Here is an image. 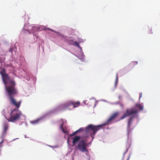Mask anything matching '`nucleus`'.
Masks as SVG:
<instances>
[{
  "mask_svg": "<svg viewBox=\"0 0 160 160\" xmlns=\"http://www.w3.org/2000/svg\"><path fill=\"white\" fill-rule=\"evenodd\" d=\"M0 73L5 85V88L7 95L10 98L12 104L16 107L11 111V116L8 119L9 122H14L19 120L20 116L22 115L21 112L18 110L20 106L21 101L16 102L14 98L15 95L18 93L17 89L15 86V82L13 79L10 78L8 74L6 73V71H1Z\"/></svg>",
  "mask_w": 160,
  "mask_h": 160,
  "instance_id": "nucleus-1",
  "label": "nucleus"
},
{
  "mask_svg": "<svg viewBox=\"0 0 160 160\" xmlns=\"http://www.w3.org/2000/svg\"><path fill=\"white\" fill-rule=\"evenodd\" d=\"M102 126V125L97 126L92 124L88 125L85 128V132L87 134H89L93 139L97 132L101 129Z\"/></svg>",
  "mask_w": 160,
  "mask_h": 160,
  "instance_id": "nucleus-2",
  "label": "nucleus"
},
{
  "mask_svg": "<svg viewBox=\"0 0 160 160\" xmlns=\"http://www.w3.org/2000/svg\"><path fill=\"white\" fill-rule=\"evenodd\" d=\"M88 146L87 142L83 140L81 141L77 146V148L82 152H88V151L87 148Z\"/></svg>",
  "mask_w": 160,
  "mask_h": 160,
  "instance_id": "nucleus-3",
  "label": "nucleus"
},
{
  "mask_svg": "<svg viewBox=\"0 0 160 160\" xmlns=\"http://www.w3.org/2000/svg\"><path fill=\"white\" fill-rule=\"evenodd\" d=\"M138 112V110H135L133 108L127 109L126 112L121 117L120 119H123L129 116L132 114H136Z\"/></svg>",
  "mask_w": 160,
  "mask_h": 160,
  "instance_id": "nucleus-4",
  "label": "nucleus"
},
{
  "mask_svg": "<svg viewBox=\"0 0 160 160\" xmlns=\"http://www.w3.org/2000/svg\"><path fill=\"white\" fill-rule=\"evenodd\" d=\"M80 105V102L79 101L74 102L72 101H69L64 103L62 105V107L64 108H66L71 105H73V108H75L78 106Z\"/></svg>",
  "mask_w": 160,
  "mask_h": 160,
  "instance_id": "nucleus-5",
  "label": "nucleus"
},
{
  "mask_svg": "<svg viewBox=\"0 0 160 160\" xmlns=\"http://www.w3.org/2000/svg\"><path fill=\"white\" fill-rule=\"evenodd\" d=\"M119 113L118 112H116L113 113L112 115L107 120L106 122L103 124H102V126L106 125L109 124H110L111 122L113 120L115 119L118 116Z\"/></svg>",
  "mask_w": 160,
  "mask_h": 160,
  "instance_id": "nucleus-6",
  "label": "nucleus"
},
{
  "mask_svg": "<svg viewBox=\"0 0 160 160\" xmlns=\"http://www.w3.org/2000/svg\"><path fill=\"white\" fill-rule=\"evenodd\" d=\"M80 138V137L78 136H76L74 138H72L73 139L72 143L73 145H75L78 142Z\"/></svg>",
  "mask_w": 160,
  "mask_h": 160,
  "instance_id": "nucleus-7",
  "label": "nucleus"
},
{
  "mask_svg": "<svg viewBox=\"0 0 160 160\" xmlns=\"http://www.w3.org/2000/svg\"><path fill=\"white\" fill-rule=\"evenodd\" d=\"M134 118V116L131 117L128 120V128L129 129L131 126V123L132 122L133 119Z\"/></svg>",
  "mask_w": 160,
  "mask_h": 160,
  "instance_id": "nucleus-8",
  "label": "nucleus"
},
{
  "mask_svg": "<svg viewBox=\"0 0 160 160\" xmlns=\"http://www.w3.org/2000/svg\"><path fill=\"white\" fill-rule=\"evenodd\" d=\"M65 39L66 41L69 43H71V42H73V40L72 39V37H68L67 36L64 37L63 36H62Z\"/></svg>",
  "mask_w": 160,
  "mask_h": 160,
  "instance_id": "nucleus-9",
  "label": "nucleus"
},
{
  "mask_svg": "<svg viewBox=\"0 0 160 160\" xmlns=\"http://www.w3.org/2000/svg\"><path fill=\"white\" fill-rule=\"evenodd\" d=\"M8 128V126L7 124H5L3 126V134H5L6 133L7 130Z\"/></svg>",
  "mask_w": 160,
  "mask_h": 160,
  "instance_id": "nucleus-10",
  "label": "nucleus"
},
{
  "mask_svg": "<svg viewBox=\"0 0 160 160\" xmlns=\"http://www.w3.org/2000/svg\"><path fill=\"white\" fill-rule=\"evenodd\" d=\"M136 106L140 110H142L143 109V107L141 104H136Z\"/></svg>",
  "mask_w": 160,
  "mask_h": 160,
  "instance_id": "nucleus-11",
  "label": "nucleus"
},
{
  "mask_svg": "<svg viewBox=\"0 0 160 160\" xmlns=\"http://www.w3.org/2000/svg\"><path fill=\"white\" fill-rule=\"evenodd\" d=\"M32 31H33V32L36 31H38L39 30V28H38L34 26L32 27Z\"/></svg>",
  "mask_w": 160,
  "mask_h": 160,
  "instance_id": "nucleus-12",
  "label": "nucleus"
},
{
  "mask_svg": "<svg viewBox=\"0 0 160 160\" xmlns=\"http://www.w3.org/2000/svg\"><path fill=\"white\" fill-rule=\"evenodd\" d=\"M81 131H84L85 132V128H81L77 130V132H80Z\"/></svg>",
  "mask_w": 160,
  "mask_h": 160,
  "instance_id": "nucleus-13",
  "label": "nucleus"
},
{
  "mask_svg": "<svg viewBox=\"0 0 160 160\" xmlns=\"http://www.w3.org/2000/svg\"><path fill=\"white\" fill-rule=\"evenodd\" d=\"M39 120H40L39 119H38L34 120V121H32L31 122L32 124H36V123H38Z\"/></svg>",
  "mask_w": 160,
  "mask_h": 160,
  "instance_id": "nucleus-14",
  "label": "nucleus"
},
{
  "mask_svg": "<svg viewBox=\"0 0 160 160\" xmlns=\"http://www.w3.org/2000/svg\"><path fill=\"white\" fill-rule=\"evenodd\" d=\"M75 45L78 48H80V49H81V48L80 47V46L79 45V43L78 42H77L76 41H75L74 42Z\"/></svg>",
  "mask_w": 160,
  "mask_h": 160,
  "instance_id": "nucleus-15",
  "label": "nucleus"
},
{
  "mask_svg": "<svg viewBox=\"0 0 160 160\" xmlns=\"http://www.w3.org/2000/svg\"><path fill=\"white\" fill-rule=\"evenodd\" d=\"M138 64V62L137 61H133V62H132L131 63V65H133V66L137 65Z\"/></svg>",
  "mask_w": 160,
  "mask_h": 160,
  "instance_id": "nucleus-16",
  "label": "nucleus"
},
{
  "mask_svg": "<svg viewBox=\"0 0 160 160\" xmlns=\"http://www.w3.org/2000/svg\"><path fill=\"white\" fill-rule=\"evenodd\" d=\"M118 74H117L116 75V81H115V85L117 84L118 82Z\"/></svg>",
  "mask_w": 160,
  "mask_h": 160,
  "instance_id": "nucleus-17",
  "label": "nucleus"
},
{
  "mask_svg": "<svg viewBox=\"0 0 160 160\" xmlns=\"http://www.w3.org/2000/svg\"><path fill=\"white\" fill-rule=\"evenodd\" d=\"M46 29L49 30H50L52 32H54L56 33H58V32H56V31L54 30H53L51 29H50V28H46Z\"/></svg>",
  "mask_w": 160,
  "mask_h": 160,
  "instance_id": "nucleus-18",
  "label": "nucleus"
},
{
  "mask_svg": "<svg viewBox=\"0 0 160 160\" xmlns=\"http://www.w3.org/2000/svg\"><path fill=\"white\" fill-rule=\"evenodd\" d=\"M46 29L49 30H50L52 32H54L56 33H58V32H56V31L54 30H53L51 29H50V28H46Z\"/></svg>",
  "mask_w": 160,
  "mask_h": 160,
  "instance_id": "nucleus-19",
  "label": "nucleus"
},
{
  "mask_svg": "<svg viewBox=\"0 0 160 160\" xmlns=\"http://www.w3.org/2000/svg\"><path fill=\"white\" fill-rule=\"evenodd\" d=\"M15 49L14 47H11L9 49V51L10 52L12 53V52L13 51V50Z\"/></svg>",
  "mask_w": 160,
  "mask_h": 160,
  "instance_id": "nucleus-20",
  "label": "nucleus"
},
{
  "mask_svg": "<svg viewBox=\"0 0 160 160\" xmlns=\"http://www.w3.org/2000/svg\"><path fill=\"white\" fill-rule=\"evenodd\" d=\"M63 122H62V123L60 125V128L63 130Z\"/></svg>",
  "mask_w": 160,
  "mask_h": 160,
  "instance_id": "nucleus-21",
  "label": "nucleus"
},
{
  "mask_svg": "<svg viewBox=\"0 0 160 160\" xmlns=\"http://www.w3.org/2000/svg\"><path fill=\"white\" fill-rule=\"evenodd\" d=\"M139 95H140V96H139V100L140 99V98L142 97V93H139Z\"/></svg>",
  "mask_w": 160,
  "mask_h": 160,
  "instance_id": "nucleus-22",
  "label": "nucleus"
},
{
  "mask_svg": "<svg viewBox=\"0 0 160 160\" xmlns=\"http://www.w3.org/2000/svg\"><path fill=\"white\" fill-rule=\"evenodd\" d=\"M78 133V132H77V130L75 132H73L72 133L73 134H74V135H75L76 134Z\"/></svg>",
  "mask_w": 160,
  "mask_h": 160,
  "instance_id": "nucleus-23",
  "label": "nucleus"
},
{
  "mask_svg": "<svg viewBox=\"0 0 160 160\" xmlns=\"http://www.w3.org/2000/svg\"><path fill=\"white\" fill-rule=\"evenodd\" d=\"M33 35L35 36L36 38H38V35L35 34H34L33 33Z\"/></svg>",
  "mask_w": 160,
  "mask_h": 160,
  "instance_id": "nucleus-24",
  "label": "nucleus"
},
{
  "mask_svg": "<svg viewBox=\"0 0 160 160\" xmlns=\"http://www.w3.org/2000/svg\"><path fill=\"white\" fill-rule=\"evenodd\" d=\"M74 136V134H73V133H72V134H71L70 135V137H72V136Z\"/></svg>",
  "mask_w": 160,
  "mask_h": 160,
  "instance_id": "nucleus-25",
  "label": "nucleus"
},
{
  "mask_svg": "<svg viewBox=\"0 0 160 160\" xmlns=\"http://www.w3.org/2000/svg\"><path fill=\"white\" fill-rule=\"evenodd\" d=\"M151 30H150V32H149V33H152V32H151Z\"/></svg>",
  "mask_w": 160,
  "mask_h": 160,
  "instance_id": "nucleus-26",
  "label": "nucleus"
},
{
  "mask_svg": "<svg viewBox=\"0 0 160 160\" xmlns=\"http://www.w3.org/2000/svg\"><path fill=\"white\" fill-rule=\"evenodd\" d=\"M28 80H30V78L28 77V78L27 79Z\"/></svg>",
  "mask_w": 160,
  "mask_h": 160,
  "instance_id": "nucleus-27",
  "label": "nucleus"
},
{
  "mask_svg": "<svg viewBox=\"0 0 160 160\" xmlns=\"http://www.w3.org/2000/svg\"><path fill=\"white\" fill-rule=\"evenodd\" d=\"M22 58L24 59V58L23 57H22Z\"/></svg>",
  "mask_w": 160,
  "mask_h": 160,
  "instance_id": "nucleus-28",
  "label": "nucleus"
},
{
  "mask_svg": "<svg viewBox=\"0 0 160 160\" xmlns=\"http://www.w3.org/2000/svg\"><path fill=\"white\" fill-rule=\"evenodd\" d=\"M86 101H84V102H86Z\"/></svg>",
  "mask_w": 160,
  "mask_h": 160,
  "instance_id": "nucleus-29",
  "label": "nucleus"
},
{
  "mask_svg": "<svg viewBox=\"0 0 160 160\" xmlns=\"http://www.w3.org/2000/svg\"><path fill=\"white\" fill-rule=\"evenodd\" d=\"M3 70H5L4 69H3Z\"/></svg>",
  "mask_w": 160,
  "mask_h": 160,
  "instance_id": "nucleus-30",
  "label": "nucleus"
},
{
  "mask_svg": "<svg viewBox=\"0 0 160 160\" xmlns=\"http://www.w3.org/2000/svg\"><path fill=\"white\" fill-rule=\"evenodd\" d=\"M1 143H0V146H1Z\"/></svg>",
  "mask_w": 160,
  "mask_h": 160,
  "instance_id": "nucleus-31",
  "label": "nucleus"
},
{
  "mask_svg": "<svg viewBox=\"0 0 160 160\" xmlns=\"http://www.w3.org/2000/svg\"><path fill=\"white\" fill-rule=\"evenodd\" d=\"M127 160H128V159Z\"/></svg>",
  "mask_w": 160,
  "mask_h": 160,
  "instance_id": "nucleus-32",
  "label": "nucleus"
}]
</instances>
